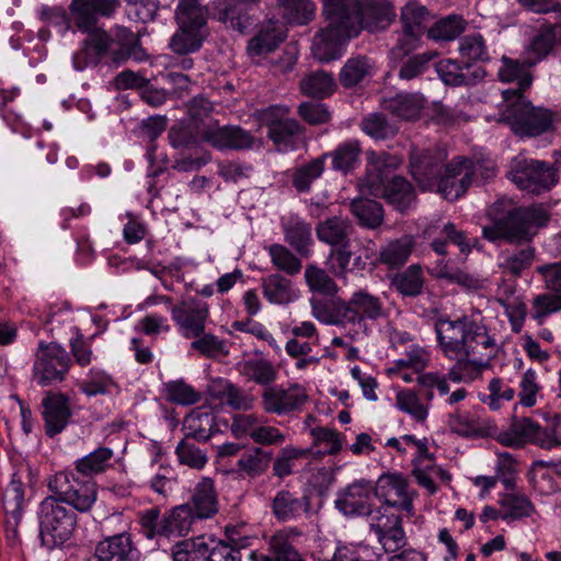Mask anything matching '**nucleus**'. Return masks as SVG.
Here are the masks:
<instances>
[{
	"instance_id": "nucleus-1",
	"label": "nucleus",
	"mask_w": 561,
	"mask_h": 561,
	"mask_svg": "<svg viewBox=\"0 0 561 561\" xmlns=\"http://www.w3.org/2000/svg\"><path fill=\"white\" fill-rule=\"evenodd\" d=\"M434 331L440 352L454 363L489 367L497 354V344L488 328L468 316L439 317L434 322Z\"/></svg>"
},
{
	"instance_id": "nucleus-2",
	"label": "nucleus",
	"mask_w": 561,
	"mask_h": 561,
	"mask_svg": "<svg viewBox=\"0 0 561 561\" xmlns=\"http://www.w3.org/2000/svg\"><path fill=\"white\" fill-rule=\"evenodd\" d=\"M328 26L316 35H358L362 31L383 32L396 12L387 0H323Z\"/></svg>"
},
{
	"instance_id": "nucleus-3",
	"label": "nucleus",
	"mask_w": 561,
	"mask_h": 561,
	"mask_svg": "<svg viewBox=\"0 0 561 561\" xmlns=\"http://www.w3.org/2000/svg\"><path fill=\"white\" fill-rule=\"evenodd\" d=\"M175 21L183 35H198L201 32L243 34L253 24L249 14L239 5L228 3L211 12L199 0H179Z\"/></svg>"
},
{
	"instance_id": "nucleus-4",
	"label": "nucleus",
	"mask_w": 561,
	"mask_h": 561,
	"mask_svg": "<svg viewBox=\"0 0 561 561\" xmlns=\"http://www.w3.org/2000/svg\"><path fill=\"white\" fill-rule=\"evenodd\" d=\"M401 163L399 156L380 152L367 171L364 185L370 195L385 198L388 204L402 211L412 205L415 192L405 178L390 175Z\"/></svg>"
},
{
	"instance_id": "nucleus-5",
	"label": "nucleus",
	"mask_w": 561,
	"mask_h": 561,
	"mask_svg": "<svg viewBox=\"0 0 561 561\" xmlns=\"http://www.w3.org/2000/svg\"><path fill=\"white\" fill-rule=\"evenodd\" d=\"M549 219L548 211L541 205L516 207L504 216L495 218L491 225L484 226L482 236L490 242L500 240L508 243L529 242Z\"/></svg>"
},
{
	"instance_id": "nucleus-6",
	"label": "nucleus",
	"mask_w": 561,
	"mask_h": 561,
	"mask_svg": "<svg viewBox=\"0 0 561 561\" xmlns=\"http://www.w3.org/2000/svg\"><path fill=\"white\" fill-rule=\"evenodd\" d=\"M121 37H88L83 45L72 57L73 68L78 71L89 66H95L104 58L119 64L127 59L144 61L148 54L139 43V37L133 42L121 41ZM127 39L128 37H122Z\"/></svg>"
},
{
	"instance_id": "nucleus-7",
	"label": "nucleus",
	"mask_w": 561,
	"mask_h": 561,
	"mask_svg": "<svg viewBox=\"0 0 561 561\" xmlns=\"http://www.w3.org/2000/svg\"><path fill=\"white\" fill-rule=\"evenodd\" d=\"M530 78L524 77L519 80L518 89H507L502 92L506 102L504 115L511 121L515 133L524 136H538L551 125V115L548 111L531 106L522 91L530 85Z\"/></svg>"
},
{
	"instance_id": "nucleus-8",
	"label": "nucleus",
	"mask_w": 561,
	"mask_h": 561,
	"mask_svg": "<svg viewBox=\"0 0 561 561\" xmlns=\"http://www.w3.org/2000/svg\"><path fill=\"white\" fill-rule=\"evenodd\" d=\"M194 515L191 503L178 505L163 515L158 507H151L139 513V524L147 539L184 537L201 520Z\"/></svg>"
},
{
	"instance_id": "nucleus-9",
	"label": "nucleus",
	"mask_w": 561,
	"mask_h": 561,
	"mask_svg": "<svg viewBox=\"0 0 561 561\" xmlns=\"http://www.w3.org/2000/svg\"><path fill=\"white\" fill-rule=\"evenodd\" d=\"M354 232L352 222L341 216H332L316 227V234L320 242L330 245L329 259L332 261V271L336 276H345L353 256L351 237Z\"/></svg>"
},
{
	"instance_id": "nucleus-10",
	"label": "nucleus",
	"mask_w": 561,
	"mask_h": 561,
	"mask_svg": "<svg viewBox=\"0 0 561 561\" xmlns=\"http://www.w3.org/2000/svg\"><path fill=\"white\" fill-rule=\"evenodd\" d=\"M39 536L47 548L62 545L72 536L77 515L55 496L45 497L38 507Z\"/></svg>"
},
{
	"instance_id": "nucleus-11",
	"label": "nucleus",
	"mask_w": 561,
	"mask_h": 561,
	"mask_svg": "<svg viewBox=\"0 0 561 561\" xmlns=\"http://www.w3.org/2000/svg\"><path fill=\"white\" fill-rule=\"evenodd\" d=\"M51 496L61 504H68L73 510L85 513L96 501V485L91 479L79 478L72 471H60L48 481Z\"/></svg>"
},
{
	"instance_id": "nucleus-12",
	"label": "nucleus",
	"mask_w": 561,
	"mask_h": 561,
	"mask_svg": "<svg viewBox=\"0 0 561 561\" xmlns=\"http://www.w3.org/2000/svg\"><path fill=\"white\" fill-rule=\"evenodd\" d=\"M119 7V0H71L68 11L73 31L87 35H107L100 20L113 16Z\"/></svg>"
},
{
	"instance_id": "nucleus-13",
	"label": "nucleus",
	"mask_w": 561,
	"mask_h": 561,
	"mask_svg": "<svg viewBox=\"0 0 561 561\" xmlns=\"http://www.w3.org/2000/svg\"><path fill=\"white\" fill-rule=\"evenodd\" d=\"M481 165L471 159L456 157L447 163L435 183L434 190L447 201L461 197L473 182V175Z\"/></svg>"
},
{
	"instance_id": "nucleus-14",
	"label": "nucleus",
	"mask_w": 561,
	"mask_h": 561,
	"mask_svg": "<svg viewBox=\"0 0 561 561\" xmlns=\"http://www.w3.org/2000/svg\"><path fill=\"white\" fill-rule=\"evenodd\" d=\"M70 364L71 359L65 348L54 343H41L33 367L34 378L42 387L61 382Z\"/></svg>"
},
{
	"instance_id": "nucleus-15",
	"label": "nucleus",
	"mask_w": 561,
	"mask_h": 561,
	"mask_svg": "<svg viewBox=\"0 0 561 561\" xmlns=\"http://www.w3.org/2000/svg\"><path fill=\"white\" fill-rule=\"evenodd\" d=\"M512 181L524 191L540 194L556 185L557 171L539 160H523L511 171Z\"/></svg>"
},
{
	"instance_id": "nucleus-16",
	"label": "nucleus",
	"mask_w": 561,
	"mask_h": 561,
	"mask_svg": "<svg viewBox=\"0 0 561 561\" xmlns=\"http://www.w3.org/2000/svg\"><path fill=\"white\" fill-rule=\"evenodd\" d=\"M447 153L442 148L412 149L410 173L423 190L434 191L435 183L445 168Z\"/></svg>"
},
{
	"instance_id": "nucleus-17",
	"label": "nucleus",
	"mask_w": 561,
	"mask_h": 561,
	"mask_svg": "<svg viewBox=\"0 0 561 561\" xmlns=\"http://www.w3.org/2000/svg\"><path fill=\"white\" fill-rule=\"evenodd\" d=\"M307 401V391L299 383H290L286 388L283 386H270L262 392L263 411L278 416L288 415L301 410Z\"/></svg>"
},
{
	"instance_id": "nucleus-18",
	"label": "nucleus",
	"mask_w": 561,
	"mask_h": 561,
	"mask_svg": "<svg viewBox=\"0 0 561 561\" xmlns=\"http://www.w3.org/2000/svg\"><path fill=\"white\" fill-rule=\"evenodd\" d=\"M374 483L359 479L337 492L335 508L345 516H366L367 522L375 508L371 507Z\"/></svg>"
},
{
	"instance_id": "nucleus-19",
	"label": "nucleus",
	"mask_w": 561,
	"mask_h": 561,
	"mask_svg": "<svg viewBox=\"0 0 561 561\" xmlns=\"http://www.w3.org/2000/svg\"><path fill=\"white\" fill-rule=\"evenodd\" d=\"M368 525L386 553L397 552L407 545L401 516L388 514L383 506L375 508Z\"/></svg>"
},
{
	"instance_id": "nucleus-20",
	"label": "nucleus",
	"mask_w": 561,
	"mask_h": 561,
	"mask_svg": "<svg viewBox=\"0 0 561 561\" xmlns=\"http://www.w3.org/2000/svg\"><path fill=\"white\" fill-rule=\"evenodd\" d=\"M171 318L185 339L197 337L205 331L209 318L208 304L199 299L183 300L170 308Z\"/></svg>"
},
{
	"instance_id": "nucleus-21",
	"label": "nucleus",
	"mask_w": 561,
	"mask_h": 561,
	"mask_svg": "<svg viewBox=\"0 0 561 561\" xmlns=\"http://www.w3.org/2000/svg\"><path fill=\"white\" fill-rule=\"evenodd\" d=\"M346 323L350 329H362L366 321H377L385 316L383 302L367 289L355 290L344 300Z\"/></svg>"
},
{
	"instance_id": "nucleus-22",
	"label": "nucleus",
	"mask_w": 561,
	"mask_h": 561,
	"mask_svg": "<svg viewBox=\"0 0 561 561\" xmlns=\"http://www.w3.org/2000/svg\"><path fill=\"white\" fill-rule=\"evenodd\" d=\"M374 495L389 507L413 514V497L408 480L401 473L381 474L374 483Z\"/></svg>"
},
{
	"instance_id": "nucleus-23",
	"label": "nucleus",
	"mask_w": 561,
	"mask_h": 561,
	"mask_svg": "<svg viewBox=\"0 0 561 561\" xmlns=\"http://www.w3.org/2000/svg\"><path fill=\"white\" fill-rule=\"evenodd\" d=\"M42 416L47 436L61 433L72 416L69 398L60 392H47L42 400Z\"/></svg>"
},
{
	"instance_id": "nucleus-24",
	"label": "nucleus",
	"mask_w": 561,
	"mask_h": 561,
	"mask_svg": "<svg viewBox=\"0 0 561 561\" xmlns=\"http://www.w3.org/2000/svg\"><path fill=\"white\" fill-rule=\"evenodd\" d=\"M206 142L217 149L243 150L253 146V136L239 126H219L216 123L208 124V130L204 134Z\"/></svg>"
},
{
	"instance_id": "nucleus-25",
	"label": "nucleus",
	"mask_w": 561,
	"mask_h": 561,
	"mask_svg": "<svg viewBox=\"0 0 561 561\" xmlns=\"http://www.w3.org/2000/svg\"><path fill=\"white\" fill-rule=\"evenodd\" d=\"M271 511L279 523L297 520L310 511V499L298 493L282 489L271 500Z\"/></svg>"
},
{
	"instance_id": "nucleus-26",
	"label": "nucleus",
	"mask_w": 561,
	"mask_h": 561,
	"mask_svg": "<svg viewBox=\"0 0 561 561\" xmlns=\"http://www.w3.org/2000/svg\"><path fill=\"white\" fill-rule=\"evenodd\" d=\"M280 225L285 241L301 256H309L313 242L311 225L293 214L282 217Z\"/></svg>"
},
{
	"instance_id": "nucleus-27",
	"label": "nucleus",
	"mask_w": 561,
	"mask_h": 561,
	"mask_svg": "<svg viewBox=\"0 0 561 561\" xmlns=\"http://www.w3.org/2000/svg\"><path fill=\"white\" fill-rule=\"evenodd\" d=\"M96 561H137L130 535L121 533L100 541L94 551Z\"/></svg>"
},
{
	"instance_id": "nucleus-28",
	"label": "nucleus",
	"mask_w": 561,
	"mask_h": 561,
	"mask_svg": "<svg viewBox=\"0 0 561 561\" xmlns=\"http://www.w3.org/2000/svg\"><path fill=\"white\" fill-rule=\"evenodd\" d=\"M267 136L282 152L294 150L300 141L304 128L293 118L275 119L267 124Z\"/></svg>"
},
{
	"instance_id": "nucleus-29",
	"label": "nucleus",
	"mask_w": 561,
	"mask_h": 561,
	"mask_svg": "<svg viewBox=\"0 0 561 561\" xmlns=\"http://www.w3.org/2000/svg\"><path fill=\"white\" fill-rule=\"evenodd\" d=\"M190 503L194 510V516L199 519L211 518L218 513V496L210 478H203L196 484Z\"/></svg>"
},
{
	"instance_id": "nucleus-30",
	"label": "nucleus",
	"mask_w": 561,
	"mask_h": 561,
	"mask_svg": "<svg viewBox=\"0 0 561 561\" xmlns=\"http://www.w3.org/2000/svg\"><path fill=\"white\" fill-rule=\"evenodd\" d=\"M442 80L449 85H472L482 80L485 71L480 66H472L469 62L463 65L457 61H448L440 65L438 69Z\"/></svg>"
},
{
	"instance_id": "nucleus-31",
	"label": "nucleus",
	"mask_w": 561,
	"mask_h": 561,
	"mask_svg": "<svg viewBox=\"0 0 561 561\" xmlns=\"http://www.w3.org/2000/svg\"><path fill=\"white\" fill-rule=\"evenodd\" d=\"M414 245L415 243L411 236L390 240L380 248L378 263L391 270L400 268L408 262Z\"/></svg>"
},
{
	"instance_id": "nucleus-32",
	"label": "nucleus",
	"mask_w": 561,
	"mask_h": 561,
	"mask_svg": "<svg viewBox=\"0 0 561 561\" xmlns=\"http://www.w3.org/2000/svg\"><path fill=\"white\" fill-rule=\"evenodd\" d=\"M211 537L184 539L172 547L173 561H208Z\"/></svg>"
},
{
	"instance_id": "nucleus-33",
	"label": "nucleus",
	"mask_w": 561,
	"mask_h": 561,
	"mask_svg": "<svg viewBox=\"0 0 561 561\" xmlns=\"http://www.w3.org/2000/svg\"><path fill=\"white\" fill-rule=\"evenodd\" d=\"M184 430L186 431L185 438H193L197 442H207L215 430V415L201 408L190 412L183 422Z\"/></svg>"
},
{
	"instance_id": "nucleus-34",
	"label": "nucleus",
	"mask_w": 561,
	"mask_h": 561,
	"mask_svg": "<svg viewBox=\"0 0 561 561\" xmlns=\"http://www.w3.org/2000/svg\"><path fill=\"white\" fill-rule=\"evenodd\" d=\"M537 422L529 417L514 419L507 431L501 432L497 440L508 447L520 448L533 444Z\"/></svg>"
},
{
	"instance_id": "nucleus-35",
	"label": "nucleus",
	"mask_w": 561,
	"mask_h": 561,
	"mask_svg": "<svg viewBox=\"0 0 561 561\" xmlns=\"http://www.w3.org/2000/svg\"><path fill=\"white\" fill-rule=\"evenodd\" d=\"M424 105L425 99L420 93L398 94L385 102L386 110L405 121L419 118Z\"/></svg>"
},
{
	"instance_id": "nucleus-36",
	"label": "nucleus",
	"mask_w": 561,
	"mask_h": 561,
	"mask_svg": "<svg viewBox=\"0 0 561 561\" xmlns=\"http://www.w3.org/2000/svg\"><path fill=\"white\" fill-rule=\"evenodd\" d=\"M301 92L313 99L330 96L336 89V82L332 73L317 70L306 75L299 83Z\"/></svg>"
},
{
	"instance_id": "nucleus-37",
	"label": "nucleus",
	"mask_w": 561,
	"mask_h": 561,
	"mask_svg": "<svg viewBox=\"0 0 561 561\" xmlns=\"http://www.w3.org/2000/svg\"><path fill=\"white\" fill-rule=\"evenodd\" d=\"M262 287L264 297L272 304L285 305L297 297L291 280L277 273L262 278Z\"/></svg>"
},
{
	"instance_id": "nucleus-38",
	"label": "nucleus",
	"mask_w": 561,
	"mask_h": 561,
	"mask_svg": "<svg viewBox=\"0 0 561 561\" xmlns=\"http://www.w3.org/2000/svg\"><path fill=\"white\" fill-rule=\"evenodd\" d=\"M350 37H313L311 54L321 64L340 59L347 49Z\"/></svg>"
},
{
	"instance_id": "nucleus-39",
	"label": "nucleus",
	"mask_w": 561,
	"mask_h": 561,
	"mask_svg": "<svg viewBox=\"0 0 561 561\" xmlns=\"http://www.w3.org/2000/svg\"><path fill=\"white\" fill-rule=\"evenodd\" d=\"M351 213L356 217L358 225L367 229H377L383 222V208L380 203L373 199H353Z\"/></svg>"
},
{
	"instance_id": "nucleus-40",
	"label": "nucleus",
	"mask_w": 561,
	"mask_h": 561,
	"mask_svg": "<svg viewBox=\"0 0 561 561\" xmlns=\"http://www.w3.org/2000/svg\"><path fill=\"white\" fill-rule=\"evenodd\" d=\"M403 35H421L428 31L432 16L424 5L409 2L401 10Z\"/></svg>"
},
{
	"instance_id": "nucleus-41",
	"label": "nucleus",
	"mask_w": 561,
	"mask_h": 561,
	"mask_svg": "<svg viewBox=\"0 0 561 561\" xmlns=\"http://www.w3.org/2000/svg\"><path fill=\"white\" fill-rule=\"evenodd\" d=\"M228 538L231 543L224 541H217L213 538L210 543L209 559L208 561H241V550L248 546V538L236 539L233 537V529L230 527L226 528Z\"/></svg>"
},
{
	"instance_id": "nucleus-42",
	"label": "nucleus",
	"mask_w": 561,
	"mask_h": 561,
	"mask_svg": "<svg viewBox=\"0 0 561 561\" xmlns=\"http://www.w3.org/2000/svg\"><path fill=\"white\" fill-rule=\"evenodd\" d=\"M391 285L405 297H416L422 294L424 277L419 264L410 265L391 279Z\"/></svg>"
},
{
	"instance_id": "nucleus-43",
	"label": "nucleus",
	"mask_w": 561,
	"mask_h": 561,
	"mask_svg": "<svg viewBox=\"0 0 561 561\" xmlns=\"http://www.w3.org/2000/svg\"><path fill=\"white\" fill-rule=\"evenodd\" d=\"M360 152L362 148L357 140H347L339 145L332 152L322 154L321 158L323 161L331 158L334 170L347 172L359 162Z\"/></svg>"
},
{
	"instance_id": "nucleus-44",
	"label": "nucleus",
	"mask_w": 561,
	"mask_h": 561,
	"mask_svg": "<svg viewBox=\"0 0 561 561\" xmlns=\"http://www.w3.org/2000/svg\"><path fill=\"white\" fill-rule=\"evenodd\" d=\"M312 314L322 323L348 328L343 299L331 301L312 300Z\"/></svg>"
},
{
	"instance_id": "nucleus-45",
	"label": "nucleus",
	"mask_w": 561,
	"mask_h": 561,
	"mask_svg": "<svg viewBox=\"0 0 561 561\" xmlns=\"http://www.w3.org/2000/svg\"><path fill=\"white\" fill-rule=\"evenodd\" d=\"M499 504L502 508L501 519L503 520L522 519L535 513V506L530 500L522 494H504Z\"/></svg>"
},
{
	"instance_id": "nucleus-46",
	"label": "nucleus",
	"mask_w": 561,
	"mask_h": 561,
	"mask_svg": "<svg viewBox=\"0 0 561 561\" xmlns=\"http://www.w3.org/2000/svg\"><path fill=\"white\" fill-rule=\"evenodd\" d=\"M113 457V450L107 447H100L89 455L76 461V471L83 478L91 479L92 476L103 472Z\"/></svg>"
},
{
	"instance_id": "nucleus-47",
	"label": "nucleus",
	"mask_w": 561,
	"mask_h": 561,
	"mask_svg": "<svg viewBox=\"0 0 561 561\" xmlns=\"http://www.w3.org/2000/svg\"><path fill=\"white\" fill-rule=\"evenodd\" d=\"M272 460V453L264 450L260 447H253L242 454L239 458L237 466L242 472L249 477H259L263 474L270 467Z\"/></svg>"
},
{
	"instance_id": "nucleus-48",
	"label": "nucleus",
	"mask_w": 561,
	"mask_h": 561,
	"mask_svg": "<svg viewBox=\"0 0 561 561\" xmlns=\"http://www.w3.org/2000/svg\"><path fill=\"white\" fill-rule=\"evenodd\" d=\"M373 64L367 57L350 58L341 68L339 78L344 88H353L370 75Z\"/></svg>"
},
{
	"instance_id": "nucleus-49",
	"label": "nucleus",
	"mask_w": 561,
	"mask_h": 561,
	"mask_svg": "<svg viewBox=\"0 0 561 561\" xmlns=\"http://www.w3.org/2000/svg\"><path fill=\"white\" fill-rule=\"evenodd\" d=\"M208 130V124H196L191 122L186 126L172 128L169 133L171 145L174 148L192 147L206 142L204 134Z\"/></svg>"
},
{
	"instance_id": "nucleus-50",
	"label": "nucleus",
	"mask_w": 561,
	"mask_h": 561,
	"mask_svg": "<svg viewBox=\"0 0 561 561\" xmlns=\"http://www.w3.org/2000/svg\"><path fill=\"white\" fill-rule=\"evenodd\" d=\"M500 267L504 273L518 277L525 270H528L535 260V248L527 245L517 251L502 255Z\"/></svg>"
},
{
	"instance_id": "nucleus-51",
	"label": "nucleus",
	"mask_w": 561,
	"mask_h": 561,
	"mask_svg": "<svg viewBox=\"0 0 561 561\" xmlns=\"http://www.w3.org/2000/svg\"><path fill=\"white\" fill-rule=\"evenodd\" d=\"M284 19L289 24H308L314 16V3L311 0H278Z\"/></svg>"
},
{
	"instance_id": "nucleus-52",
	"label": "nucleus",
	"mask_w": 561,
	"mask_h": 561,
	"mask_svg": "<svg viewBox=\"0 0 561 561\" xmlns=\"http://www.w3.org/2000/svg\"><path fill=\"white\" fill-rule=\"evenodd\" d=\"M115 387L113 378L104 370L92 368L87 377L80 381L79 389L88 397L103 396Z\"/></svg>"
},
{
	"instance_id": "nucleus-53",
	"label": "nucleus",
	"mask_w": 561,
	"mask_h": 561,
	"mask_svg": "<svg viewBox=\"0 0 561 561\" xmlns=\"http://www.w3.org/2000/svg\"><path fill=\"white\" fill-rule=\"evenodd\" d=\"M330 561H381V556L367 545L340 542Z\"/></svg>"
},
{
	"instance_id": "nucleus-54",
	"label": "nucleus",
	"mask_w": 561,
	"mask_h": 561,
	"mask_svg": "<svg viewBox=\"0 0 561 561\" xmlns=\"http://www.w3.org/2000/svg\"><path fill=\"white\" fill-rule=\"evenodd\" d=\"M218 396L229 408L237 411L251 410L255 403L253 394L229 381L222 383Z\"/></svg>"
},
{
	"instance_id": "nucleus-55",
	"label": "nucleus",
	"mask_w": 561,
	"mask_h": 561,
	"mask_svg": "<svg viewBox=\"0 0 561 561\" xmlns=\"http://www.w3.org/2000/svg\"><path fill=\"white\" fill-rule=\"evenodd\" d=\"M561 46V37H533L526 46L523 64L531 67Z\"/></svg>"
},
{
	"instance_id": "nucleus-56",
	"label": "nucleus",
	"mask_w": 561,
	"mask_h": 561,
	"mask_svg": "<svg viewBox=\"0 0 561 561\" xmlns=\"http://www.w3.org/2000/svg\"><path fill=\"white\" fill-rule=\"evenodd\" d=\"M241 374L259 385H270L276 379L277 371L266 359H250L242 364Z\"/></svg>"
},
{
	"instance_id": "nucleus-57",
	"label": "nucleus",
	"mask_w": 561,
	"mask_h": 561,
	"mask_svg": "<svg viewBox=\"0 0 561 561\" xmlns=\"http://www.w3.org/2000/svg\"><path fill=\"white\" fill-rule=\"evenodd\" d=\"M164 389L168 401L181 405L195 404L202 398L201 393L183 379L172 380L164 383Z\"/></svg>"
},
{
	"instance_id": "nucleus-58",
	"label": "nucleus",
	"mask_w": 561,
	"mask_h": 561,
	"mask_svg": "<svg viewBox=\"0 0 561 561\" xmlns=\"http://www.w3.org/2000/svg\"><path fill=\"white\" fill-rule=\"evenodd\" d=\"M324 170L323 158L319 157L297 168L293 173V186L298 192H308L311 183L321 176Z\"/></svg>"
},
{
	"instance_id": "nucleus-59",
	"label": "nucleus",
	"mask_w": 561,
	"mask_h": 561,
	"mask_svg": "<svg viewBox=\"0 0 561 561\" xmlns=\"http://www.w3.org/2000/svg\"><path fill=\"white\" fill-rule=\"evenodd\" d=\"M268 254L273 265L287 275H297L302 268L301 261L285 245L272 244Z\"/></svg>"
},
{
	"instance_id": "nucleus-60",
	"label": "nucleus",
	"mask_w": 561,
	"mask_h": 561,
	"mask_svg": "<svg viewBox=\"0 0 561 561\" xmlns=\"http://www.w3.org/2000/svg\"><path fill=\"white\" fill-rule=\"evenodd\" d=\"M533 444L547 450L561 446V416L559 414H554L551 423L545 427L537 423Z\"/></svg>"
},
{
	"instance_id": "nucleus-61",
	"label": "nucleus",
	"mask_w": 561,
	"mask_h": 561,
	"mask_svg": "<svg viewBox=\"0 0 561 561\" xmlns=\"http://www.w3.org/2000/svg\"><path fill=\"white\" fill-rule=\"evenodd\" d=\"M305 278L311 291L331 296L337 293L339 287L335 282L324 270L316 265H308L306 267Z\"/></svg>"
},
{
	"instance_id": "nucleus-62",
	"label": "nucleus",
	"mask_w": 561,
	"mask_h": 561,
	"mask_svg": "<svg viewBox=\"0 0 561 561\" xmlns=\"http://www.w3.org/2000/svg\"><path fill=\"white\" fill-rule=\"evenodd\" d=\"M523 7L537 13L556 11L554 21H548L546 35H561V5L554 0H517Z\"/></svg>"
},
{
	"instance_id": "nucleus-63",
	"label": "nucleus",
	"mask_w": 561,
	"mask_h": 561,
	"mask_svg": "<svg viewBox=\"0 0 561 561\" xmlns=\"http://www.w3.org/2000/svg\"><path fill=\"white\" fill-rule=\"evenodd\" d=\"M362 129L373 138L386 139L397 134L398 128L390 124L382 114L373 113L362 121Z\"/></svg>"
},
{
	"instance_id": "nucleus-64",
	"label": "nucleus",
	"mask_w": 561,
	"mask_h": 561,
	"mask_svg": "<svg viewBox=\"0 0 561 561\" xmlns=\"http://www.w3.org/2000/svg\"><path fill=\"white\" fill-rule=\"evenodd\" d=\"M270 552L276 561H305L301 554L286 539L285 534H275L270 539Z\"/></svg>"
}]
</instances>
